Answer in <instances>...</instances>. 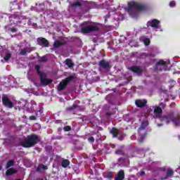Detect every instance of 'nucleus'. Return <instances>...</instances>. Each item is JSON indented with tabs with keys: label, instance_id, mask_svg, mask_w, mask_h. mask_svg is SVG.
<instances>
[{
	"label": "nucleus",
	"instance_id": "37998d69",
	"mask_svg": "<svg viewBox=\"0 0 180 180\" xmlns=\"http://www.w3.org/2000/svg\"><path fill=\"white\" fill-rule=\"evenodd\" d=\"M145 57H155V55L153 53H146Z\"/></svg>",
	"mask_w": 180,
	"mask_h": 180
},
{
	"label": "nucleus",
	"instance_id": "8fccbe9b",
	"mask_svg": "<svg viewBox=\"0 0 180 180\" xmlns=\"http://www.w3.org/2000/svg\"><path fill=\"white\" fill-rule=\"evenodd\" d=\"M162 171L163 172H167V169H166L165 167H163V168L162 169Z\"/></svg>",
	"mask_w": 180,
	"mask_h": 180
},
{
	"label": "nucleus",
	"instance_id": "20e7f679",
	"mask_svg": "<svg viewBox=\"0 0 180 180\" xmlns=\"http://www.w3.org/2000/svg\"><path fill=\"white\" fill-rule=\"evenodd\" d=\"M75 78H77V76L75 75V74H74L63 79L58 85V91L59 92H61V91H64V89H65L67 88V86L70 84V81L75 79Z\"/></svg>",
	"mask_w": 180,
	"mask_h": 180
},
{
	"label": "nucleus",
	"instance_id": "603ef678",
	"mask_svg": "<svg viewBox=\"0 0 180 180\" xmlns=\"http://www.w3.org/2000/svg\"><path fill=\"white\" fill-rule=\"evenodd\" d=\"M2 169V166L0 165V171Z\"/></svg>",
	"mask_w": 180,
	"mask_h": 180
},
{
	"label": "nucleus",
	"instance_id": "09e8293b",
	"mask_svg": "<svg viewBox=\"0 0 180 180\" xmlns=\"http://www.w3.org/2000/svg\"><path fill=\"white\" fill-rule=\"evenodd\" d=\"M151 112H153V109L148 108V110H147V112L148 113H151Z\"/></svg>",
	"mask_w": 180,
	"mask_h": 180
},
{
	"label": "nucleus",
	"instance_id": "3c124183",
	"mask_svg": "<svg viewBox=\"0 0 180 180\" xmlns=\"http://www.w3.org/2000/svg\"><path fill=\"white\" fill-rule=\"evenodd\" d=\"M161 126H162V124H158V127H161Z\"/></svg>",
	"mask_w": 180,
	"mask_h": 180
},
{
	"label": "nucleus",
	"instance_id": "9d476101",
	"mask_svg": "<svg viewBox=\"0 0 180 180\" xmlns=\"http://www.w3.org/2000/svg\"><path fill=\"white\" fill-rule=\"evenodd\" d=\"M135 105L137 108H140L143 109V108H146L147 106V100L146 99H137L135 101Z\"/></svg>",
	"mask_w": 180,
	"mask_h": 180
},
{
	"label": "nucleus",
	"instance_id": "423d86ee",
	"mask_svg": "<svg viewBox=\"0 0 180 180\" xmlns=\"http://www.w3.org/2000/svg\"><path fill=\"white\" fill-rule=\"evenodd\" d=\"M99 30V27L98 25H90L89 26L82 28V31L84 33H91L92 32H98Z\"/></svg>",
	"mask_w": 180,
	"mask_h": 180
},
{
	"label": "nucleus",
	"instance_id": "4468645a",
	"mask_svg": "<svg viewBox=\"0 0 180 180\" xmlns=\"http://www.w3.org/2000/svg\"><path fill=\"white\" fill-rule=\"evenodd\" d=\"M160 20L157 19H153L151 21H148L147 22L148 26H150V27H153L154 29H158V26L160 25Z\"/></svg>",
	"mask_w": 180,
	"mask_h": 180
},
{
	"label": "nucleus",
	"instance_id": "c9c22d12",
	"mask_svg": "<svg viewBox=\"0 0 180 180\" xmlns=\"http://www.w3.org/2000/svg\"><path fill=\"white\" fill-rule=\"evenodd\" d=\"M126 160H129V158H126V156H124V158H120L118 159L119 162H124L126 161Z\"/></svg>",
	"mask_w": 180,
	"mask_h": 180
},
{
	"label": "nucleus",
	"instance_id": "c756f323",
	"mask_svg": "<svg viewBox=\"0 0 180 180\" xmlns=\"http://www.w3.org/2000/svg\"><path fill=\"white\" fill-rule=\"evenodd\" d=\"M78 6H82V4L79 1H76L72 4V8H77Z\"/></svg>",
	"mask_w": 180,
	"mask_h": 180
},
{
	"label": "nucleus",
	"instance_id": "72a5a7b5",
	"mask_svg": "<svg viewBox=\"0 0 180 180\" xmlns=\"http://www.w3.org/2000/svg\"><path fill=\"white\" fill-rule=\"evenodd\" d=\"M51 150H53V146H45V150L46 151V153H50V151H51Z\"/></svg>",
	"mask_w": 180,
	"mask_h": 180
},
{
	"label": "nucleus",
	"instance_id": "dca6fc26",
	"mask_svg": "<svg viewBox=\"0 0 180 180\" xmlns=\"http://www.w3.org/2000/svg\"><path fill=\"white\" fill-rule=\"evenodd\" d=\"M174 175V171L171 168H168L167 169V175L165 176L161 177V180H166L168 179V178H171Z\"/></svg>",
	"mask_w": 180,
	"mask_h": 180
},
{
	"label": "nucleus",
	"instance_id": "39448f33",
	"mask_svg": "<svg viewBox=\"0 0 180 180\" xmlns=\"http://www.w3.org/2000/svg\"><path fill=\"white\" fill-rule=\"evenodd\" d=\"M110 134H112L113 138H116L118 136H120V137L119 138V140H123V139H124V137H126V134H124V133L120 132V131H119V129L116 128V127H112L111 129V130L110 131Z\"/></svg>",
	"mask_w": 180,
	"mask_h": 180
},
{
	"label": "nucleus",
	"instance_id": "de8ad7c7",
	"mask_svg": "<svg viewBox=\"0 0 180 180\" xmlns=\"http://www.w3.org/2000/svg\"><path fill=\"white\" fill-rule=\"evenodd\" d=\"M27 25H28V26H31L32 25V19H29L28 20Z\"/></svg>",
	"mask_w": 180,
	"mask_h": 180
},
{
	"label": "nucleus",
	"instance_id": "a18cd8bd",
	"mask_svg": "<svg viewBox=\"0 0 180 180\" xmlns=\"http://www.w3.org/2000/svg\"><path fill=\"white\" fill-rule=\"evenodd\" d=\"M36 116L34 115L30 116V120H36Z\"/></svg>",
	"mask_w": 180,
	"mask_h": 180
},
{
	"label": "nucleus",
	"instance_id": "cd10ccee",
	"mask_svg": "<svg viewBox=\"0 0 180 180\" xmlns=\"http://www.w3.org/2000/svg\"><path fill=\"white\" fill-rule=\"evenodd\" d=\"M147 126H148V121L142 122L139 129H146V127H147Z\"/></svg>",
	"mask_w": 180,
	"mask_h": 180
},
{
	"label": "nucleus",
	"instance_id": "7c9ffc66",
	"mask_svg": "<svg viewBox=\"0 0 180 180\" xmlns=\"http://www.w3.org/2000/svg\"><path fill=\"white\" fill-rule=\"evenodd\" d=\"M11 57H12V54H11L10 53H7L4 57V60L9 61Z\"/></svg>",
	"mask_w": 180,
	"mask_h": 180
},
{
	"label": "nucleus",
	"instance_id": "49530a36",
	"mask_svg": "<svg viewBox=\"0 0 180 180\" xmlns=\"http://www.w3.org/2000/svg\"><path fill=\"white\" fill-rule=\"evenodd\" d=\"M144 175H146V172L145 171H141L140 172V176H144Z\"/></svg>",
	"mask_w": 180,
	"mask_h": 180
},
{
	"label": "nucleus",
	"instance_id": "f8f14e48",
	"mask_svg": "<svg viewBox=\"0 0 180 180\" xmlns=\"http://www.w3.org/2000/svg\"><path fill=\"white\" fill-rule=\"evenodd\" d=\"M37 43L39 46H42V47H49L50 43L49 41L44 37L38 38L37 39Z\"/></svg>",
	"mask_w": 180,
	"mask_h": 180
},
{
	"label": "nucleus",
	"instance_id": "ddd939ff",
	"mask_svg": "<svg viewBox=\"0 0 180 180\" xmlns=\"http://www.w3.org/2000/svg\"><path fill=\"white\" fill-rule=\"evenodd\" d=\"M98 65L103 70H110V63L105 60H100Z\"/></svg>",
	"mask_w": 180,
	"mask_h": 180
},
{
	"label": "nucleus",
	"instance_id": "393cba45",
	"mask_svg": "<svg viewBox=\"0 0 180 180\" xmlns=\"http://www.w3.org/2000/svg\"><path fill=\"white\" fill-rule=\"evenodd\" d=\"M13 165H15V160H10L7 162L6 168V169H8L11 168V167H13Z\"/></svg>",
	"mask_w": 180,
	"mask_h": 180
},
{
	"label": "nucleus",
	"instance_id": "a878e982",
	"mask_svg": "<svg viewBox=\"0 0 180 180\" xmlns=\"http://www.w3.org/2000/svg\"><path fill=\"white\" fill-rule=\"evenodd\" d=\"M68 165H70V160L65 159L62 161L61 162V166L63 168H67V167H68Z\"/></svg>",
	"mask_w": 180,
	"mask_h": 180
},
{
	"label": "nucleus",
	"instance_id": "f3484780",
	"mask_svg": "<svg viewBox=\"0 0 180 180\" xmlns=\"http://www.w3.org/2000/svg\"><path fill=\"white\" fill-rule=\"evenodd\" d=\"M115 180H124V170H120L117 176L115 178Z\"/></svg>",
	"mask_w": 180,
	"mask_h": 180
},
{
	"label": "nucleus",
	"instance_id": "aec40b11",
	"mask_svg": "<svg viewBox=\"0 0 180 180\" xmlns=\"http://www.w3.org/2000/svg\"><path fill=\"white\" fill-rule=\"evenodd\" d=\"M115 153L117 154V155H122L123 157H126V158H129V155L124 153V150H123L118 149Z\"/></svg>",
	"mask_w": 180,
	"mask_h": 180
},
{
	"label": "nucleus",
	"instance_id": "c85d7f7f",
	"mask_svg": "<svg viewBox=\"0 0 180 180\" xmlns=\"http://www.w3.org/2000/svg\"><path fill=\"white\" fill-rule=\"evenodd\" d=\"M20 15H22V13H15L11 15V18H13V19H19L20 18Z\"/></svg>",
	"mask_w": 180,
	"mask_h": 180
},
{
	"label": "nucleus",
	"instance_id": "b1692460",
	"mask_svg": "<svg viewBox=\"0 0 180 180\" xmlns=\"http://www.w3.org/2000/svg\"><path fill=\"white\" fill-rule=\"evenodd\" d=\"M155 65L156 67H160V66L167 67V62H165V60H160L155 63Z\"/></svg>",
	"mask_w": 180,
	"mask_h": 180
},
{
	"label": "nucleus",
	"instance_id": "bb28decb",
	"mask_svg": "<svg viewBox=\"0 0 180 180\" xmlns=\"http://www.w3.org/2000/svg\"><path fill=\"white\" fill-rule=\"evenodd\" d=\"M35 70L37 71V73L39 77H41V75H43L44 74V72L40 71V65H35Z\"/></svg>",
	"mask_w": 180,
	"mask_h": 180
},
{
	"label": "nucleus",
	"instance_id": "a211bd4d",
	"mask_svg": "<svg viewBox=\"0 0 180 180\" xmlns=\"http://www.w3.org/2000/svg\"><path fill=\"white\" fill-rule=\"evenodd\" d=\"M11 9L13 11L14 9H20V6L19 5V3L18 2V0H15L13 2L10 3Z\"/></svg>",
	"mask_w": 180,
	"mask_h": 180
},
{
	"label": "nucleus",
	"instance_id": "c03bdc74",
	"mask_svg": "<svg viewBox=\"0 0 180 180\" xmlns=\"http://www.w3.org/2000/svg\"><path fill=\"white\" fill-rule=\"evenodd\" d=\"M11 32L12 33H16V32H18V28L12 27L11 28Z\"/></svg>",
	"mask_w": 180,
	"mask_h": 180
},
{
	"label": "nucleus",
	"instance_id": "9b49d317",
	"mask_svg": "<svg viewBox=\"0 0 180 180\" xmlns=\"http://www.w3.org/2000/svg\"><path fill=\"white\" fill-rule=\"evenodd\" d=\"M162 109H165V104L161 103L160 106L156 105L154 107V113L155 115H162Z\"/></svg>",
	"mask_w": 180,
	"mask_h": 180
},
{
	"label": "nucleus",
	"instance_id": "ea45409f",
	"mask_svg": "<svg viewBox=\"0 0 180 180\" xmlns=\"http://www.w3.org/2000/svg\"><path fill=\"white\" fill-rule=\"evenodd\" d=\"M77 105L76 104H73L71 107L68 108V110H74V109H77Z\"/></svg>",
	"mask_w": 180,
	"mask_h": 180
},
{
	"label": "nucleus",
	"instance_id": "a19ab883",
	"mask_svg": "<svg viewBox=\"0 0 180 180\" xmlns=\"http://www.w3.org/2000/svg\"><path fill=\"white\" fill-rule=\"evenodd\" d=\"M63 130H65V131H70L71 127L70 126H65L63 127Z\"/></svg>",
	"mask_w": 180,
	"mask_h": 180
},
{
	"label": "nucleus",
	"instance_id": "5fc2aeb1",
	"mask_svg": "<svg viewBox=\"0 0 180 180\" xmlns=\"http://www.w3.org/2000/svg\"><path fill=\"white\" fill-rule=\"evenodd\" d=\"M105 22H108V19H105Z\"/></svg>",
	"mask_w": 180,
	"mask_h": 180
},
{
	"label": "nucleus",
	"instance_id": "7ed1b4c3",
	"mask_svg": "<svg viewBox=\"0 0 180 180\" xmlns=\"http://www.w3.org/2000/svg\"><path fill=\"white\" fill-rule=\"evenodd\" d=\"M156 117L159 118L160 122H165L166 124H169L171 122L176 123L177 120L175 117L174 112H170L166 115H157Z\"/></svg>",
	"mask_w": 180,
	"mask_h": 180
},
{
	"label": "nucleus",
	"instance_id": "864d4df0",
	"mask_svg": "<svg viewBox=\"0 0 180 180\" xmlns=\"http://www.w3.org/2000/svg\"><path fill=\"white\" fill-rule=\"evenodd\" d=\"M37 180H44L43 179H37Z\"/></svg>",
	"mask_w": 180,
	"mask_h": 180
},
{
	"label": "nucleus",
	"instance_id": "58836bf2",
	"mask_svg": "<svg viewBox=\"0 0 180 180\" xmlns=\"http://www.w3.org/2000/svg\"><path fill=\"white\" fill-rule=\"evenodd\" d=\"M26 53H27V51L26 49H21V51H20V56H25Z\"/></svg>",
	"mask_w": 180,
	"mask_h": 180
},
{
	"label": "nucleus",
	"instance_id": "473e14b6",
	"mask_svg": "<svg viewBox=\"0 0 180 180\" xmlns=\"http://www.w3.org/2000/svg\"><path fill=\"white\" fill-rule=\"evenodd\" d=\"M113 115H115L113 112L108 111L105 113V117H107V119H110V116Z\"/></svg>",
	"mask_w": 180,
	"mask_h": 180
},
{
	"label": "nucleus",
	"instance_id": "2eb2a0df",
	"mask_svg": "<svg viewBox=\"0 0 180 180\" xmlns=\"http://www.w3.org/2000/svg\"><path fill=\"white\" fill-rule=\"evenodd\" d=\"M130 71L134 72V74H141L143 69L140 66L133 65L129 68Z\"/></svg>",
	"mask_w": 180,
	"mask_h": 180
},
{
	"label": "nucleus",
	"instance_id": "6ab92c4d",
	"mask_svg": "<svg viewBox=\"0 0 180 180\" xmlns=\"http://www.w3.org/2000/svg\"><path fill=\"white\" fill-rule=\"evenodd\" d=\"M16 172H18L16 169L9 168L6 172V176H11V175H13L14 174H16Z\"/></svg>",
	"mask_w": 180,
	"mask_h": 180
},
{
	"label": "nucleus",
	"instance_id": "4c0bfd02",
	"mask_svg": "<svg viewBox=\"0 0 180 180\" xmlns=\"http://www.w3.org/2000/svg\"><path fill=\"white\" fill-rule=\"evenodd\" d=\"M48 60L47 57L45 56L41 57L40 63H46Z\"/></svg>",
	"mask_w": 180,
	"mask_h": 180
},
{
	"label": "nucleus",
	"instance_id": "79ce46f5",
	"mask_svg": "<svg viewBox=\"0 0 180 180\" xmlns=\"http://www.w3.org/2000/svg\"><path fill=\"white\" fill-rule=\"evenodd\" d=\"M175 5H176V3H175L174 1H170V3H169V6H170L171 8H174V6H175Z\"/></svg>",
	"mask_w": 180,
	"mask_h": 180
},
{
	"label": "nucleus",
	"instance_id": "5701e85b",
	"mask_svg": "<svg viewBox=\"0 0 180 180\" xmlns=\"http://www.w3.org/2000/svg\"><path fill=\"white\" fill-rule=\"evenodd\" d=\"M61 46H64V43L60 42L58 40H56L53 43V47L54 49H60V47H61Z\"/></svg>",
	"mask_w": 180,
	"mask_h": 180
},
{
	"label": "nucleus",
	"instance_id": "f257e3e1",
	"mask_svg": "<svg viewBox=\"0 0 180 180\" xmlns=\"http://www.w3.org/2000/svg\"><path fill=\"white\" fill-rule=\"evenodd\" d=\"M136 11H139L140 12H143V11H147V6L137 1L129 2L128 13H129L130 16L134 18L136 16Z\"/></svg>",
	"mask_w": 180,
	"mask_h": 180
},
{
	"label": "nucleus",
	"instance_id": "4be33fe9",
	"mask_svg": "<svg viewBox=\"0 0 180 180\" xmlns=\"http://www.w3.org/2000/svg\"><path fill=\"white\" fill-rule=\"evenodd\" d=\"M65 65H68L69 68H72L74 67V63H72V60L70 58H67L65 60Z\"/></svg>",
	"mask_w": 180,
	"mask_h": 180
},
{
	"label": "nucleus",
	"instance_id": "1a4fd4ad",
	"mask_svg": "<svg viewBox=\"0 0 180 180\" xmlns=\"http://www.w3.org/2000/svg\"><path fill=\"white\" fill-rule=\"evenodd\" d=\"M47 76H46V74H43L41 76H39L41 84L42 85H44L45 86L47 85H50L53 82V80L51 79H47Z\"/></svg>",
	"mask_w": 180,
	"mask_h": 180
},
{
	"label": "nucleus",
	"instance_id": "f704fd0d",
	"mask_svg": "<svg viewBox=\"0 0 180 180\" xmlns=\"http://www.w3.org/2000/svg\"><path fill=\"white\" fill-rule=\"evenodd\" d=\"M106 178H108V179H112V178H113V173H112V172H108L107 173Z\"/></svg>",
	"mask_w": 180,
	"mask_h": 180
},
{
	"label": "nucleus",
	"instance_id": "2f4dec72",
	"mask_svg": "<svg viewBox=\"0 0 180 180\" xmlns=\"http://www.w3.org/2000/svg\"><path fill=\"white\" fill-rule=\"evenodd\" d=\"M143 43L145 46H150V43H151V41H150V38H145L143 39Z\"/></svg>",
	"mask_w": 180,
	"mask_h": 180
},
{
	"label": "nucleus",
	"instance_id": "6e6552de",
	"mask_svg": "<svg viewBox=\"0 0 180 180\" xmlns=\"http://www.w3.org/2000/svg\"><path fill=\"white\" fill-rule=\"evenodd\" d=\"M1 101L4 106L6 108H9V109H12V108H13V103L9 99L8 96H3Z\"/></svg>",
	"mask_w": 180,
	"mask_h": 180
},
{
	"label": "nucleus",
	"instance_id": "f03ea898",
	"mask_svg": "<svg viewBox=\"0 0 180 180\" xmlns=\"http://www.w3.org/2000/svg\"><path fill=\"white\" fill-rule=\"evenodd\" d=\"M39 141V136L35 134H32L27 136V139L24 141L22 143V147L24 148H30L31 147H34Z\"/></svg>",
	"mask_w": 180,
	"mask_h": 180
},
{
	"label": "nucleus",
	"instance_id": "e433bc0d",
	"mask_svg": "<svg viewBox=\"0 0 180 180\" xmlns=\"http://www.w3.org/2000/svg\"><path fill=\"white\" fill-rule=\"evenodd\" d=\"M87 141H89V143H95V138H94V136H90L88 138Z\"/></svg>",
	"mask_w": 180,
	"mask_h": 180
},
{
	"label": "nucleus",
	"instance_id": "0eeeda50",
	"mask_svg": "<svg viewBox=\"0 0 180 180\" xmlns=\"http://www.w3.org/2000/svg\"><path fill=\"white\" fill-rule=\"evenodd\" d=\"M138 133L139 136V139L138 141L140 144L143 143V141L146 140V137L147 136V129H143L141 128H139Z\"/></svg>",
	"mask_w": 180,
	"mask_h": 180
},
{
	"label": "nucleus",
	"instance_id": "412c9836",
	"mask_svg": "<svg viewBox=\"0 0 180 180\" xmlns=\"http://www.w3.org/2000/svg\"><path fill=\"white\" fill-rule=\"evenodd\" d=\"M44 169V171H46V169H49V167L43 165V164H40L38 165V167L36 168V171L37 172H41V170Z\"/></svg>",
	"mask_w": 180,
	"mask_h": 180
}]
</instances>
